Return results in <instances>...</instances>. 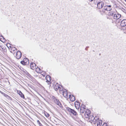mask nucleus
I'll return each mask as SVG.
<instances>
[{"label": "nucleus", "instance_id": "nucleus-1", "mask_svg": "<svg viewBox=\"0 0 126 126\" xmlns=\"http://www.w3.org/2000/svg\"><path fill=\"white\" fill-rule=\"evenodd\" d=\"M52 98L55 103L56 104H57L60 108L62 107V105L58 99H56V97L54 96H53Z\"/></svg>", "mask_w": 126, "mask_h": 126}, {"label": "nucleus", "instance_id": "nucleus-2", "mask_svg": "<svg viewBox=\"0 0 126 126\" xmlns=\"http://www.w3.org/2000/svg\"><path fill=\"white\" fill-rule=\"evenodd\" d=\"M66 109L69 112L71 113L74 115L76 116L78 115L77 113L75 110L69 107L67 108Z\"/></svg>", "mask_w": 126, "mask_h": 126}, {"label": "nucleus", "instance_id": "nucleus-3", "mask_svg": "<svg viewBox=\"0 0 126 126\" xmlns=\"http://www.w3.org/2000/svg\"><path fill=\"white\" fill-rule=\"evenodd\" d=\"M60 93H63V96L65 98H67L68 97V94L66 90H64L63 91L60 90Z\"/></svg>", "mask_w": 126, "mask_h": 126}, {"label": "nucleus", "instance_id": "nucleus-4", "mask_svg": "<svg viewBox=\"0 0 126 126\" xmlns=\"http://www.w3.org/2000/svg\"><path fill=\"white\" fill-rule=\"evenodd\" d=\"M97 5V8L99 9H100L104 5V3L103 2L101 1L99 2H98Z\"/></svg>", "mask_w": 126, "mask_h": 126}, {"label": "nucleus", "instance_id": "nucleus-5", "mask_svg": "<svg viewBox=\"0 0 126 126\" xmlns=\"http://www.w3.org/2000/svg\"><path fill=\"white\" fill-rule=\"evenodd\" d=\"M22 56V53L20 51H17L16 54V58L19 59L21 58Z\"/></svg>", "mask_w": 126, "mask_h": 126}, {"label": "nucleus", "instance_id": "nucleus-6", "mask_svg": "<svg viewBox=\"0 0 126 126\" xmlns=\"http://www.w3.org/2000/svg\"><path fill=\"white\" fill-rule=\"evenodd\" d=\"M120 25L122 27H124L126 26V19H124L121 21Z\"/></svg>", "mask_w": 126, "mask_h": 126}, {"label": "nucleus", "instance_id": "nucleus-7", "mask_svg": "<svg viewBox=\"0 0 126 126\" xmlns=\"http://www.w3.org/2000/svg\"><path fill=\"white\" fill-rule=\"evenodd\" d=\"M121 17V15L119 14H116V12L115 14L114 15L113 18L114 19H117Z\"/></svg>", "mask_w": 126, "mask_h": 126}, {"label": "nucleus", "instance_id": "nucleus-8", "mask_svg": "<svg viewBox=\"0 0 126 126\" xmlns=\"http://www.w3.org/2000/svg\"><path fill=\"white\" fill-rule=\"evenodd\" d=\"M111 8H110L107 5L104 6V8L102 10V11L103 12H105V10H106L107 11H110L111 10Z\"/></svg>", "mask_w": 126, "mask_h": 126}, {"label": "nucleus", "instance_id": "nucleus-9", "mask_svg": "<svg viewBox=\"0 0 126 126\" xmlns=\"http://www.w3.org/2000/svg\"><path fill=\"white\" fill-rule=\"evenodd\" d=\"M85 106L84 105H83L82 106H81L80 108V112L81 114H83L85 111Z\"/></svg>", "mask_w": 126, "mask_h": 126}, {"label": "nucleus", "instance_id": "nucleus-10", "mask_svg": "<svg viewBox=\"0 0 126 126\" xmlns=\"http://www.w3.org/2000/svg\"><path fill=\"white\" fill-rule=\"evenodd\" d=\"M75 106L77 109H79L80 107V104L79 102L76 101L75 102Z\"/></svg>", "mask_w": 126, "mask_h": 126}, {"label": "nucleus", "instance_id": "nucleus-11", "mask_svg": "<svg viewBox=\"0 0 126 126\" xmlns=\"http://www.w3.org/2000/svg\"><path fill=\"white\" fill-rule=\"evenodd\" d=\"M36 64L34 63L33 62H32L31 63L30 67L32 69L34 70L36 68Z\"/></svg>", "mask_w": 126, "mask_h": 126}, {"label": "nucleus", "instance_id": "nucleus-12", "mask_svg": "<svg viewBox=\"0 0 126 126\" xmlns=\"http://www.w3.org/2000/svg\"><path fill=\"white\" fill-rule=\"evenodd\" d=\"M116 12V11H112L109 12L108 14L109 16H112L113 17Z\"/></svg>", "mask_w": 126, "mask_h": 126}, {"label": "nucleus", "instance_id": "nucleus-13", "mask_svg": "<svg viewBox=\"0 0 126 126\" xmlns=\"http://www.w3.org/2000/svg\"><path fill=\"white\" fill-rule=\"evenodd\" d=\"M69 98L72 101H74L75 100V97L73 95H69Z\"/></svg>", "mask_w": 126, "mask_h": 126}, {"label": "nucleus", "instance_id": "nucleus-14", "mask_svg": "<svg viewBox=\"0 0 126 126\" xmlns=\"http://www.w3.org/2000/svg\"><path fill=\"white\" fill-rule=\"evenodd\" d=\"M60 88V87L58 84H56L54 86V89L56 91L58 90Z\"/></svg>", "mask_w": 126, "mask_h": 126}, {"label": "nucleus", "instance_id": "nucleus-15", "mask_svg": "<svg viewBox=\"0 0 126 126\" xmlns=\"http://www.w3.org/2000/svg\"><path fill=\"white\" fill-rule=\"evenodd\" d=\"M25 63V64L28 65L29 64V61L28 59L27 58H24L23 59V60Z\"/></svg>", "mask_w": 126, "mask_h": 126}, {"label": "nucleus", "instance_id": "nucleus-16", "mask_svg": "<svg viewBox=\"0 0 126 126\" xmlns=\"http://www.w3.org/2000/svg\"><path fill=\"white\" fill-rule=\"evenodd\" d=\"M102 121L101 120H99L97 121V126H101L102 125Z\"/></svg>", "mask_w": 126, "mask_h": 126}, {"label": "nucleus", "instance_id": "nucleus-17", "mask_svg": "<svg viewBox=\"0 0 126 126\" xmlns=\"http://www.w3.org/2000/svg\"><path fill=\"white\" fill-rule=\"evenodd\" d=\"M95 118L93 115L90 116L88 119L90 121H92L93 120H94Z\"/></svg>", "mask_w": 126, "mask_h": 126}, {"label": "nucleus", "instance_id": "nucleus-18", "mask_svg": "<svg viewBox=\"0 0 126 126\" xmlns=\"http://www.w3.org/2000/svg\"><path fill=\"white\" fill-rule=\"evenodd\" d=\"M91 114L90 111L89 110H86L84 114L86 115H90Z\"/></svg>", "mask_w": 126, "mask_h": 126}, {"label": "nucleus", "instance_id": "nucleus-19", "mask_svg": "<svg viewBox=\"0 0 126 126\" xmlns=\"http://www.w3.org/2000/svg\"><path fill=\"white\" fill-rule=\"evenodd\" d=\"M101 1L100 0H94V3L95 5H97L98 2Z\"/></svg>", "mask_w": 126, "mask_h": 126}, {"label": "nucleus", "instance_id": "nucleus-20", "mask_svg": "<svg viewBox=\"0 0 126 126\" xmlns=\"http://www.w3.org/2000/svg\"><path fill=\"white\" fill-rule=\"evenodd\" d=\"M46 80H48L49 81H51V78L49 75H47L46 77Z\"/></svg>", "mask_w": 126, "mask_h": 126}, {"label": "nucleus", "instance_id": "nucleus-21", "mask_svg": "<svg viewBox=\"0 0 126 126\" xmlns=\"http://www.w3.org/2000/svg\"><path fill=\"white\" fill-rule=\"evenodd\" d=\"M19 95L22 98L24 99L25 98L24 95L22 92L20 94H19Z\"/></svg>", "mask_w": 126, "mask_h": 126}, {"label": "nucleus", "instance_id": "nucleus-22", "mask_svg": "<svg viewBox=\"0 0 126 126\" xmlns=\"http://www.w3.org/2000/svg\"><path fill=\"white\" fill-rule=\"evenodd\" d=\"M37 123L40 126H43L40 123V121L38 120L37 121Z\"/></svg>", "mask_w": 126, "mask_h": 126}, {"label": "nucleus", "instance_id": "nucleus-23", "mask_svg": "<svg viewBox=\"0 0 126 126\" xmlns=\"http://www.w3.org/2000/svg\"><path fill=\"white\" fill-rule=\"evenodd\" d=\"M20 63L21 64H22V65H27V64H25V62H24V61L23 60V61H21L20 62Z\"/></svg>", "mask_w": 126, "mask_h": 126}, {"label": "nucleus", "instance_id": "nucleus-24", "mask_svg": "<svg viewBox=\"0 0 126 126\" xmlns=\"http://www.w3.org/2000/svg\"><path fill=\"white\" fill-rule=\"evenodd\" d=\"M45 114L47 117H48L49 116V114L46 112L45 113Z\"/></svg>", "mask_w": 126, "mask_h": 126}, {"label": "nucleus", "instance_id": "nucleus-25", "mask_svg": "<svg viewBox=\"0 0 126 126\" xmlns=\"http://www.w3.org/2000/svg\"><path fill=\"white\" fill-rule=\"evenodd\" d=\"M84 115L85 118H88V119L89 118V117L90 116L89 115H88V114L86 115L84 114Z\"/></svg>", "mask_w": 126, "mask_h": 126}, {"label": "nucleus", "instance_id": "nucleus-26", "mask_svg": "<svg viewBox=\"0 0 126 126\" xmlns=\"http://www.w3.org/2000/svg\"><path fill=\"white\" fill-rule=\"evenodd\" d=\"M92 121H93L94 124H95L97 122V120L96 119H95V118L94 119V120H93Z\"/></svg>", "mask_w": 126, "mask_h": 126}, {"label": "nucleus", "instance_id": "nucleus-27", "mask_svg": "<svg viewBox=\"0 0 126 126\" xmlns=\"http://www.w3.org/2000/svg\"><path fill=\"white\" fill-rule=\"evenodd\" d=\"M46 82H47L48 84H49L50 83H51V82L50 81H49L48 80H46Z\"/></svg>", "mask_w": 126, "mask_h": 126}, {"label": "nucleus", "instance_id": "nucleus-28", "mask_svg": "<svg viewBox=\"0 0 126 126\" xmlns=\"http://www.w3.org/2000/svg\"><path fill=\"white\" fill-rule=\"evenodd\" d=\"M27 76H28L30 77H31V76L29 74L28 72H27L26 74Z\"/></svg>", "mask_w": 126, "mask_h": 126}, {"label": "nucleus", "instance_id": "nucleus-29", "mask_svg": "<svg viewBox=\"0 0 126 126\" xmlns=\"http://www.w3.org/2000/svg\"><path fill=\"white\" fill-rule=\"evenodd\" d=\"M21 92L19 90H17V93L19 95L21 93Z\"/></svg>", "mask_w": 126, "mask_h": 126}, {"label": "nucleus", "instance_id": "nucleus-30", "mask_svg": "<svg viewBox=\"0 0 126 126\" xmlns=\"http://www.w3.org/2000/svg\"><path fill=\"white\" fill-rule=\"evenodd\" d=\"M102 126H107V124L106 123H104Z\"/></svg>", "mask_w": 126, "mask_h": 126}, {"label": "nucleus", "instance_id": "nucleus-31", "mask_svg": "<svg viewBox=\"0 0 126 126\" xmlns=\"http://www.w3.org/2000/svg\"><path fill=\"white\" fill-rule=\"evenodd\" d=\"M3 95L5 96L6 97V96H8V95H7V94H5L4 93Z\"/></svg>", "mask_w": 126, "mask_h": 126}, {"label": "nucleus", "instance_id": "nucleus-32", "mask_svg": "<svg viewBox=\"0 0 126 126\" xmlns=\"http://www.w3.org/2000/svg\"><path fill=\"white\" fill-rule=\"evenodd\" d=\"M107 6H108L110 8H111V5H107Z\"/></svg>", "mask_w": 126, "mask_h": 126}, {"label": "nucleus", "instance_id": "nucleus-33", "mask_svg": "<svg viewBox=\"0 0 126 126\" xmlns=\"http://www.w3.org/2000/svg\"><path fill=\"white\" fill-rule=\"evenodd\" d=\"M89 47H86V48H85V49L86 50H88V49H87V48H88Z\"/></svg>", "mask_w": 126, "mask_h": 126}, {"label": "nucleus", "instance_id": "nucleus-34", "mask_svg": "<svg viewBox=\"0 0 126 126\" xmlns=\"http://www.w3.org/2000/svg\"><path fill=\"white\" fill-rule=\"evenodd\" d=\"M0 93L3 94L4 93L3 92H2L0 91Z\"/></svg>", "mask_w": 126, "mask_h": 126}, {"label": "nucleus", "instance_id": "nucleus-35", "mask_svg": "<svg viewBox=\"0 0 126 126\" xmlns=\"http://www.w3.org/2000/svg\"><path fill=\"white\" fill-rule=\"evenodd\" d=\"M59 89V90L60 91V90H61V91L62 90V91H63V88L61 89V88H60Z\"/></svg>", "mask_w": 126, "mask_h": 126}, {"label": "nucleus", "instance_id": "nucleus-36", "mask_svg": "<svg viewBox=\"0 0 126 126\" xmlns=\"http://www.w3.org/2000/svg\"><path fill=\"white\" fill-rule=\"evenodd\" d=\"M93 0H89V1L90 2H92L93 1Z\"/></svg>", "mask_w": 126, "mask_h": 126}, {"label": "nucleus", "instance_id": "nucleus-37", "mask_svg": "<svg viewBox=\"0 0 126 126\" xmlns=\"http://www.w3.org/2000/svg\"><path fill=\"white\" fill-rule=\"evenodd\" d=\"M101 55V53H99V56H100V55Z\"/></svg>", "mask_w": 126, "mask_h": 126}, {"label": "nucleus", "instance_id": "nucleus-38", "mask_svg": "<svg viewBox=\"0 0 126 126\" xmlns=\"http://www.w3.org/2000/svg\"><path fill=\"white\" fill-rule=\"evenodd\" d=\"M36 69H39V70H40V69L39 68H36Z\"/></svg>", "mask_w": 126, "mask_h": 126}, {"label": "nucleus", "instance_id": "nucleus-39", "mask_svg": "<svg viewBox=\"0 0 126 126\" xmlns=\"http://www.w3.org/2000/svg\"><path fill=\"white\" fill-rule=\"evenodd\" d=\"M14 49H15V47H14Z\"/></svg>", "mask_w": 126, "mask_h": 126}, {"label": "nucleus", "instance_id": "nucleus-40", "mask_svg": "<svg viewBox=\"0 0 126 126\" xmlns=\"http://www.w3.org/2000/svg\"><path fill=\"white\" fill-rule=\"evenodd\" d=\"M93 51H94V50H93Z\"/></svg>", "mask_w": 126, "mask_h": 126}]
</instances>
